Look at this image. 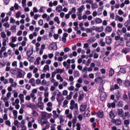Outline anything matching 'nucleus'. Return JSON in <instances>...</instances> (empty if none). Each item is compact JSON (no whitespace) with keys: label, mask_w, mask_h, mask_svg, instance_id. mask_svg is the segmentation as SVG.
Masks as SVG:
<instances>
[{"label":"nucleus","mask_w":130,"mask_h":130,"mask_svg":"<svg viewBox=\"0 0 130 130\" xmlns=\"http://www.w3.org/2000/svg\"><path fill=\"white\" fill-rule=\"evenodd\" d=\"M74 108L76 110H78L79 108L78 107V104H75L74 100H71L70 103V109H71V110H74Z\"/></svg>","instance_id":"nucleus-1"},{"label":"nucleus","mask_w":130,"mask_h":130,"mask_svg":"<svg viewBox=\"0 0 130 130\" xmlns=\"http://www.w3.org/2000/svg\"><path fill=\"white\" fill-rule=\"evenodd\" d=\"M112 122H113V123H115V124L119 126V125H120L121 124V120H120V119H114L112 120Z\"/></svg>","instance_id":"nucleus-2"},{"label":"nucleus","mask_w":130,"mask_h":130,"mask_svg":"<svg viewBox=\"0 0 130 130\" xmlns=\"http://www.w3.org/2000/svg\"><path fill=\"white\" fill-rule=\"evenodd\" d=\"M84 91H83V90L80 91L79 92L78 102L82 101V100L84 99Z\"/></svg>","instance_id":"nucleus-3"},{"label":"nucleus","mask_w":130,"mask_h":130,"mask_svg":"<svg viewBox=\"0 0 130 130\" xmlns=\"http://www.w3.org/2000/svg\"><path fill=\"white\" fill-rule=\"evenodd\" d=\"M115 96L116 97V99H117V101H118L121 99V93H120V91H119V90H117L116 91Z\"/></svg>","instance_id":"nucleus-4"},{"label":"nucleus","mask_w":130,"mask_h":130,"mask_svg":"<svg viewBox=\"0 0 130 130\" xmlns=\"http://www.w3.org/2000/svg\"><path fill=\"white\" fill-rule=\"evenodd\" d=\"M115 103H117V100H114L112 103H108L107 105L108 108H111V107L112 108H114L116 105Z\"/></svg>","instance_id":"nucleus-5"},{"label":"nucleus","mask_w":130,"mask_h":130,"mask_svg":"<svg viewBox=\"0 0 130 130\" xmlns=\"http://www.w3.org/2000/svg\"><path fill=\"white\" fill-rule=\"evenodd\" d=\"M118 115L120 117H123L124 118V113L123 112V110L120 109H118Z\"/></svg>","instance_id":"nucleus-6"},{"label":"nucleus","mask_w":130,"mask_h":130,"mask_svg":"<svg viewBox=\"0 0 130 130\" xmlns=\"http://www.w3.org/2000/svg\"><path fill=\"white\" fill-rule=\"evenodd\" d=\"M118 89H119V86H118V85L117 84H116L114 85V86L112 85L110 87V91H111V92L114 91V90H118Z\"/></svg>","instance_id":"nucleus-7"},{"label":"nucleus","mask_w":130,"mask_h":130,"mask_svg":"<svg viewBox=\"0 0 130 130\" xmlns=\"http://www.w3.org/2000/svg\"><path fill=\"white\" fill-rule=\"evenodd\" d=\"M99 118H103L104 117V113L103 111H98L96 113Z\"/></svg>","instance_id":"nucleus-8"},{"label":"nucleus","mask_w":130,"mask_h":130,"mask_svg":"<svg viewBox=\"0 0 130 130\" xmlns=\"http://www.w3.org/2000/svg\"><path fill=\"white\" fill-rule=\"evenodd\" d=\"M106 43L109 45H110L112 43V39H111L110 37H107L106 38Z\"/></svg>","instance_id":"nucleus-9"},{"label":"nucleus","mask_w":130,"mask_h":130,"mask_svg":"<svg viewBox=\"0 0 130 130\" xmlns=\"http://www.w3.org/2000/svg\"><path fill=\"white\" fill-rule=\"evenodd\" d=\"M109 116L110 118L112 119V120H113V119H115L114 118H115V114L114 113V112H113V111L112 110L109 112Z\"/></svg>","instance_id":"nucleus-10"},{"label":"nucleus","mask_w":130,"mask_h":130,"mask_svg":"<svg viewBox=\"0 0 130 130\" xmlns=\"http://www.w3.org/2000/svg\"><path fill=\"white\" fill-rule=\"evenodd\" d=\"M129 51L130 48L128 47H126L122 50V53H124V54H127V53H128V52H129Z\"/></svg>","instance_id":"nucleus-11"},{"label":"nucleus","mask_w":130,"mask_h":130,"mask_svg":"<svg viewBox=\"0 0 130 130\" xmlns=\"http://www.w3.org/2000/svg\"><path fill=\"white\" fill-rule=\"evenodd\" d=\"M87 105H81L80 108V111H81V112L85 111V110H86V108H87Z\"/></svg>","instance_id":"nucleus-12"},{"label":"nucleus","mask_w":130,"mask_h":130,"mask_svg":"<svg viewBox=\"0 0 130 130\" xmlns=\"http://www.w3.org/2000/svg\"><path fill=\"white\" fill-rule=\"evenodd\" d=\"M102 81H103V79L101 77H98L94 79V82L95 83H96V84H99V83L102 82Z\"/></svg>","instance_id":"nucleus-13"},{"label":"nucleus","mask_w":130,"mask_h":130,"mask_svg":"<svg viewBox=\"0 0 130 130\" xmlns=\"http://www.w3.org/2000/svg\"><path fill=\"white\" fill-rule=\"evenodd\" d=\"M31 54H33V48H31V50H28L26 52V55L27 57H30Z\"/></svg>","instance_id":"nucleus-14"},{"label":"nucleus","mask_w":130,"mask_h":130,"mask_svg":"<svg viewBox=\"0 0 130 130\" xmlns=\"http://www.w3.org/2000/svg\"><path fill=\"white\" fill-rule=\"evenodd\" d=\"M51 49L56 50L57 49V45L54 43L50 45Z\"/></svg>","instance_id":"nucleus-15"},{"label":"nucleus","mask_w":130,"mask_h":130,"mask_svg":"<svg viewBox=\"0 0 130 130\" xmlns=\"http://www.w3.org/2000/svg\"><path fill=\"white\" fill-rule=\"evenodd\" d=\"M28 83H30L31 84V86L33 87H35V79L34 78H31L29 80Z\"/></svg>","instance_id":"nucleus-16"},{"label":"nucleus","mask_w":130,"mask_h":130,"mask_svg":"<svg viewBox=\"0 0 130 130\" xmlns=\"http://www.w3.org/2000/svg\"><path fill=\"white\" fill-rule=\"evenodd\" d=\"M119 72H120V73H121L122 74H125V73H126V68H125V67L120 68Z\"/></svg>","instance_id":"nucleus-17"},{"label":"nucleus","mask_w":130,"mask_h":130,"mask_svg":"<svg viewBox=\"0 0 130 130\" xmlns=\"http://www.w3.org/2000/svg\"><path fill=\"white\" fill-rule=\"evenodd\" d=\"M56 11L58 13H60V12H61V11H62V6H61L60 5H58V6H57L56 7Z\"/></svg>","instance_id":"nucleus-18"},{"label":"nucleus","mask_w":130,"mask_h":130,"mask_svg":"<svg viewBox=\"0 0 130 130\" xmlns=\"http://www.w3.org/2000/svg\"><path fill=\"white\" fill-rule=\"evenodd\" d=\"M112 31V28L110 26H108L106 27V29L105 30V33H110Z\"/></svg>","instance_id":"nucleus-19"},{"label":"nucleus","mask_w":130,"mask_h":130,"mask_svg":"<svg viewBox=\"0 0 130 130\" xmlns=\"http://www.w3.org/2000/svg\"><path fill=\"white\" fill-rule=\"evenodd\" d=\"M56 100L58 103V107H59V108H60V105H61V103H62V101H63V99L62 100H60L58 98H56Z\"/></svg>","instance_id":"nucleus-20"},{"label":"nucleus","mask_w":130,"mask_h":130,"mask_svg":"<svg viewBox=\"0 0 130 130\" xmlns=\"http://www.w3.org/2000/svg\"><path fill=\"white\" fill-rule=\"evenodd\" d=\"M109 76L110 77H112V76H113V75H114V70H113V69L111 68L110 70L109 71Z\"/></svg>","instance_id":"nucleus-21"},{"label":"nucleus","mask_w":130,"mask_h":130,"mask_svg":"<svg viewBox=\"0 0 130 130\" xmlns=\"http://www.w3.org/2000/svg\"><path fill=\"white\" fill-rule=\"evenodd\" d=\"M74 77L75 78H78V77H80V73L78 71H74Z\"/></svg>","instance_id":"nucleus-22"},{"label":"nucleus","mask_w":130,"mask_h":130,"mask_svg":"<svg viewBox=\"0 0 130 130\" xmlns=\"http://www.w3.org/2000/svg\"><path fill=\"white\" fill-rule=\"evenodd\" d=\"M117 19L119 22H122L123 21V18L122 17H120L118 15H116L115 20L117 21Z\"/></svg>","instance_id":"nucleus-23"},{"label":"nucleus","mask_w":130,"mask_h":130,"mask_svg":"<svg viewBox=\"0 0 130 130\" xmlns=\"http://www.w3.org/2000/svg\"><path fill=\"white\" fill-rule=\"evenodd\" d=\"M33 122H35V120L34 118H32L31 121H29L28 122V127H32V123H33Z\"/></svg>","instance_id":"nucleus-24"},{"label":"nucleus","mask_w":130,"mask_h":130,"mask_svg":"<svg viewBox=\"0 0 130 130\" xmlns=\"http://www.w3.org/2000/svg\"><path fill=\"white\" fill-rule=\"evenodd\" d=\"M85 10V6L82 5L78 9V12L82 13L83 11Z\"/></svg>","instance_id":"nucleus-25"},{"label":"nucleus","mask_w":130,"mask_h":130,"mask_svg":"<svg viewBox=\"0 0 130 130\" xmlns=\"http://www.w3.org/2000/svg\"><path fill=\"white\" fill-rule=\"evenodd\" d=\"M127 37H130V34L129 32H126L124 35V40H128V38Z\"/></svg>","instance_id":"nucleus-26"},{"label":"nucleus","mask_w":130,"mask_h":130,"mask_svg":"<svg viewBox=\"0 0 130 130\" xmlns=\"http://www.w3.org/2000/svg\"><path fill=\"white\" fill-rule=\"evenodd\" d=\"M37 105H38L39 108H40L41 110L43 109V107H44L43 103H42V102L39 103V102L38 103Z\"/></svg>","instance_id":"nucleus-27"},{"label":"nucleus","mask_w":130,"mask_h":130,"mask_svg":"<svg viewBox=\"0 0 130 130\" xmlns=\"http://www.w3.org/2000/svg\"><path fill=\"white\" fill-rule=\"evenodd\" d=\"M25 123H26L25 120H22L21 122L20 127H21L22 128L26 127V126H25Z\"/></svg>","instance_id":"nucleus-28"},{"label":"nucleus","mask_w":130,"mask_h":130,"mask_svg":"<svg viewBox=\"0 0 130 130\" xmlns=\"http://www.w3.org/2000/svg\"><path fill=\"white\" fill-rule=\"evenodd\" d=\"M93 31H95V28H90L86 29V32L87 33H92Z\"/></svg>","instance_id":"nucleus-29"},{"label":"nucleus","mask_w":130,"mask_h":130,"mask_svg":"<svg viewBox=\"0 0 130 130\" xmlns=\"http://www.w3.org/2000/svg\"><path fill=\"white\" fill-rule=\"evenodd\" d=\"M73 94H74V92H73V91H71L70 94L67 96L66 99L68 100H71V99H72V95H73Z\"/></svg>","instance_id":"nucleus-30"},{"label":"nucleus","mask_w":130,"mask_h":130,"mask_svg":"<svg viewBox=\"0 0 130 130\" xmlns=\"http://www.w3.org/2000/svg\"><path fill=\"white\" fill-rule=\"evenodd\" d=\"M94 30L98 32H102L104 30L103 27H96Z\"/></svg>","instance_id":"nucleus-31"},{"label":"nucleus","mask_w":130,"mask_h":130,"mask_svg":"<svg viewBox=\"0 0 130 130\" xmlns=\"http://www.w3.org/2000/svg\"><path fill=\"white\" fill-rule=\"evenodd\" d=\"M54 21L55 22H56L57 24H60V21H59V18H58V17L55 16L54 18Z\"/></svg>","instance_id":"nucleus-32"},{"label":"nucleus","mask_w":130,"mask_h":130,"mask_svg":"<svg viewBox=\"0 0 130 130\" xmlns=\"http://www.w3.org/2000/svg\"><path fill=\"white\" fill-rule=\"evenodd\" d=\"M36 106L32 104H28L26 105V107H28V108H31V109H34V108H36Z\"/></svg>","instance_id":"nucleus-33"},{"label":"nucleus","mask_w":130,"mask_h":130,"mask_svg":"<svg viewBox=\"0 0 130 130\" xmlns=\"http://www.w3.org/2000/svg\"><path fill=\"white\" fill-rule=\"evenodd\" d=\"M95 23L96 24H101V23H102V19L100 18H96L95 19Z\"/></svg>","instance_id":"nucleus-34"},{"label":"nucleus","mask_w":130,"mask_h":130,"mask_svg":"<svg viewBox=\"0 0 130 130\" xmlns=\"http://www.w3.org/2000/svg\"><path fill=\"white\" fill-rule=\"evenodd\" d=\"M117 105L119 107H123V102H122V101H120L118 102Z\"/></svg>","instance_id":"nucleus-35"},{"label":"nucleus","mask_w":130,"mask_h":130,"mask_svg":"<svg viewBox=\"0 0 130 130\" xmlns=\"http://www.w3.org/2000/svg\"><path fill=\"white\" fill-rule=\"evenodd\" d=\"M100 91H101V94H106V92H104V87H103V85L100 88Z\"/></svg>","instance_id":"nucleus-36"},{"label":"nucleus","mask_w":130,"mask_h":130,"mask_svg":"<svg viewBox=\"0 0 130 130\" xmlns=\"http://www.w3.org/2000/svg\"><path fill=\"white\" fill-rule=\"evenodd\" d=\"M31 114H32L33 116H34L35 117H37V116H38V113L34 110H32Z\"/></svg>","instance_id":"nucleus-37"},{"label":"nucleus","mask_w":130,"mask_h":130,"mask_svg":"<svg viewBox=\"0 0 130 130\" xmlns=\"http://www.w3.org/2000/svg\"><path fill=\"white\" fill-rule=\"evenodd\" d=\"M55 71H56V73L57 74H58V73H59L60 74H61L63 72V70H62V69H56L55 70Z\"/></svg>","instance_id":"nucleus-38"},{"label":"nucleus","mask_w":130,"mask_h":130,"mask_svg":"<svg viewBox=\"0 0 130 130\" xmlns=\"http://www.w3.org/2000/svg\"><path fill=\"white\" fill-rule=\"evenodd\" d=\"M41 59V58L40 57H38L36 58V62H37V64L38 66H39L40 64V60Z\"/></svg>","instance_id":"nucleus-39"},{"label":"nucleus","mask_w":130,"mask_h":130,"mask_svg":"<svg viewBox=\"0 0 130 130\" xmlns=\"http://www.w3.org/2000/svg\"><path fill=\"white\" fill-rule=\"evenodd\" d=\"M124 85L126 86V87H129L130 81L129 80H126L124 82Z\"/></svg>","instance_id":"nucleus-40"},{"label":"nucleus","mask_w":130,"mask_h":130,"mask_svg":"<svg viewBox=\"0 0 130 130\" xmlns=\"http://www.w3.org/2000/svg\"><path fill=\"white\" fill-rule=\"evenodd\" d=\"M117 83L119 84V85H122V80L120 78H117Z\"/></svg>","instance_id":"nucleus-41"},{"label":"nucleus","mask_w":130,"mask_h":130,"mask_svg":"<svg viewBox=\"0 0 130 130\" xmlns=\"http://www.w3.org/2000/svg\"><path fill=\"white\" fill-rule=\"evenodd\" d=\"M18 74L17 75V78H22L23 77V74H22V72L20 71H18Z\"/></svg>","instance_id":"nucleus-42"},{"label":"nucleus","mask_w":130,"mask_h":130,"mask_svg":"<svg viewBox=\"0 0 130 130\" xmlns=\"http://www.w3.org/2000/svg\"><path fill=\"white\" fill-rule=\"evenodd\" d=\"M77 130H81V124L79 122H77L76 124Z\"/></svg>","instance_id":"nucleus-43"},{"label":"nucleus","mask_w":130,"mask_h":130,"mask_svg":"<svg viewBox=\"0 0 130 130\" xmlns=\"http://www.w3.org/2000/svg\"><path fill=\"white\" fill-rule=\"evenodd\" d=\"M129 124V120L126 119L124 121V125H128Z\"/></svg>","instance_id":"nucleus-44"},{"label":"nucleus","mask_w":130,"mask_h":130,"mask_svg":"<svg viewBox=\"0 0 130 130\" xmlns=\"http://www.w3.org/2000/svg\"><path fill=\"white\" fill-rule=\"evenodd\" d=\"M5 124L6 125H8V126H11V121L10 120H7L5 121Z\"/></svg>","instance_id":"nucleus-45"},{"label":"nucleus","mask_w":130,"mask_h":130,"mask_svg":"<svg viewBox=\"0 0 130 130\" xmlns=\"http://www.w3.org/2000/svg\"><path fill=\"white\" fill-rule=\"evenodd\" d=\"M21 3H22V7L23 8H25L26 6V0H22Z\"/></svg>","instance_id":"nucleus-46"},{"label":"nucleus","mask_w":130,"mask_h":130,"mask_svg":"<svg viewBox=\"0 0 130 130\" xmlns=\"http://www.w3.org/2000/svg\"><path fill=\"white\" fill-rule=\"evenodd\" d=\"M44 71H47L49 70V66L48 64L45 65L43 68Z\"/></svg>","instance_id":"nucleus-47"},{"label":"nucleus","mask_w":130,"mask_h":130,"mask_svg":"<svg viewBox=\"0 0 130 130\" xmlns=\"http://www.w3.org/2000/svg\"><path fill=\"white\" fill-rule=\"evenodd\" d=\"M41 116L43 117V118H45L46 116H47V114L45 112H42L41 114Z\"/></svg>","instance_id":"nucleus-48"},{"label":"nucleus","mask_w":130,"mask_h":130,"mask_svg":"<svg viewBox=\"0 0 130 130\" xmlns=\"http://www.w3.org/2000/svg\"><path fill=\"white\" fill-rule=\"evenodd\" d=\"M59 36L58 35V34H54L53 35V37H54V39H55V40H57V39H58V37Z\"/></svg>","instance_id":"nucleus-49"},{"label":"nucleus","mask_w":130,"mask_h":130,"mask_svg":"<svg viewBox=\"0 0 130 130\" xmlns=\"http://www.w3.org/2000/svg\"><path fill=\"white\" fill-rule=\"evenodd\" d=\"M38 24L39 25H40V26H43V20L42 19H40L38 21Z\"/></svg>","instance_id":"nucleus-50"},{"label":"nucleus","mask_w":130,"mask_h":130,"mask_svg":"<svg viewBox=\"0 0 130 130\" xmlns=\"http://www.w3.org/2000/svg\"><path fill=\"white\" fill-rule=\"evenodd\" d=\"M44 119V118L43 117L39 118L38 119V121L39 123H42V120H43Z\"/></svg>","instance_id":"nucleus-51"},{"label":"nucleus","mask_w":130,"mask_h":130,"mask_svg":"<svg viewBox=\"0 0 130 130\" xmlns=\"http://www.w3.org/2000/svg\"><path fill=\"white\" fill-rule=\"evenodd\" d=\"M117 33L119 36L122 35V31L121 29H118Z\"/></svg>","instance_id":"nucleus-52"},{"label":"nucleus","mask_w":130,"mask_h":130,"mask_svg":"<svg viewBox=\"0 0 130 130\" xmlns=\"http://www.w3.org/2000/svg\"><path fill=\"white\" fill-rule=\"evenodd\" d=\"M48 122V121H47V119L45 118H44V121L42 123V125H43V124H46V123H47Z\"/></svg>","instance_id":"nucleus-53"},{"label":"nucleus","mask_w":130,"mask_h":130,"mask_svg":"<svg viewBox=\"0 0 130 130\" xmlns=\"http://www.w3.org/2000/svg\"><path fill=\"white\" fill-rule=\"evenodd\" d=\"M1 37L2 38H6V37H7V35H6V34L4 32H2Z\"/></svg>","instance_id":"nucleus-54"},{"label":"nucleus","mask_w":130,"mask_h":130,"mask_svg":"<svg viewBox=\"0 0 130 130\" xmlns=\"http://www.w3.org/2000/svg\"><path fill=\"white\" fill-rule=\"evenodd\" d=\"M3 26H4V27H6V28H10V24H9L8 22L5 23L3 24Z\"/></svg>","instance_id":"nucleus-55"},{"label":"nucleus","mask_w":130,"mask_h":130,"mask_svg":"<svg viewBox=\"0 0 130 130\" xmlns=\"http://www.w3.org/2000/svg\"><path fill=\"white\" fill-rule=\"evenodd\" d=\"M16 18H20L21 16V12L18 11L17 13L16 14Z\"/></svg>","instance_id":"nucleus-56"},{"label":"nucleus","mask_w":130,"mask_h":130,"mask_svg":"<svg viewBox=\"0 0 130 130\" xmlns=\"http://www.w3.org/2000/svg\"><path fill=\"white\" fill-rule=\"evenodd\" d=\"M15 22H16V20L14 19V18L11 17L10 18V23H12V24H15Z\"/></svg>","instance_id":"nucleus-57"},{"label":"nucleus","mask_w":130,"mask_h":130,"mask_svg":"<svg viewBox=\"0 0 130 130\" xmlns=\"http://www.w3.org/2000/svg\"><path fill=\"white\" fill-rule=\"evenodd\" d=\"M77 117H75V118L72 119V123L76 124V123L77 122Z\"/></svg>","instance_id":"nucleus-58"},{"label":"nucleus","mask_w":130,"mask_h":130,"mask_svg":"<svg viewBox=\"0 0 130 130\" xmlns=\"http://www.w3.org/2000/svg\"><path fill=\"white\" fill-rule=\"evenodd\" d=\"M10 46H11L12 48H15L16 47V44H13L12 43H9Z\"/></svg>","instance_id":"nucleus-59"},{"label":"nucleus","mask_w":130,"mask_h":130,"mask_svg":"<svg viewBox=\"0 0 130 130\" xmlns=\"http://www.w3.org/2000/svg\"><path fill=\"white\" fill-rule=\"evenodd\" d=\"M3 119L4 120H8V114H5L3 117Z\"/></svg>","instance_id":"nucleus-60"},{"label":"nucleus","mask_w":130,"mask_h":130,"mask_svg":"<svg viewBox=\"0 0 130 130\" xmlns=\"http://www.w3.org/2000/svg\"><path fill=\"white\" fill-rule=\"evenodd\" d=\"M16 70H14L13 69H11L10 70V73L11 74H12V75H16Z\"/></svg>","instance_id":"nucleus-61"},{"label":"nucleus","mask_w":130,"mask_h":130,"mask_svg":"<svg viewBox=\"0 0 130 130\" xmlns=\"http://www.w3.org/2000/svg\"><path fill=\"white\" fill-rule=\"evenodd\" d=\"M62 94L64 96H67V95H68V90H63L62 92Z\"/></svg>","instance_id":"nucleus-62"},{"label":"nucleus","mask_w":130,"mask_h":130,"mask_svg":"<svg viewBox=\"0 0 130 130\" xmlns=\"http://www.w3.org/2000/svg\"><path fill=\"white\" fill-rule=\"evenodd\" d=\"M129 128V127H128V125H125L124 127L123 126V130H128Z\"/></svg>","instance_id":"nucleus-63"},{"label":"nucleus","mask_w":130,"mask_h":130,"mask_svg":"<svg viewBox=\"0 0 130 130\" xmlns=\"http://www.w3.org/2000/svg\"><path fill=\"white\" fill-rule=\"evenodd\" d=\"M126 46H127V47H130V41H126Z\"/></svg>","instance_id":"nucleus-64"}]
</instances>
